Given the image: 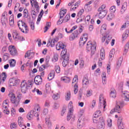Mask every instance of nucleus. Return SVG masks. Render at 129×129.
I'll use <instances>...</instances> for the list:
<instances>
[{"instance_id":"603ef678","label":"nucleus","mask_w":129,"mask_h":129,"mask_svg":"<svg viewBox=\"0 0 129 129\" xmlns=\"http://www.w3.org/2000/svg\"><path fill=\"white\" fill-rule=\"evenodd\" d=\"M128 48H129V42H127L125 45L124 49V52L125 54H126V53H127V51H128Z\"/></svg>"},{"instance_id":"3c124183","label":"nucleus","mask_w":129,"mask_h":129,"mask_svg":"<svg viewBox=\"0 0 129 129\" xmlns=\"http://www.w3.org/2000/svg\"><path fill=\"white\" fill-rule=\"evenodd\" d=\"M45 90H46V93H49V92L51 91V86H50L48 84H46L45 85Z\"/></svg>"},{"instance_id":"5701e85b","label":"nucleus","mask_w":129,"mask_h":129,"mask_svg":"<svg viewBox=\"0 0 129 129\" xmlns=\"http://www.w3.org/2000/svg\"><path fill=\"white\" fill-rule=\"evenodd\" d=\"M85 124L84 123V121L80 120L79 119L78 121V123H77V126L78 128H82L84 126Z\"/></svg>"},{"instance_id":"774afa93","label":"nucleus","mask_w":129,"mask_h":129,"mask_svg":"<svg viewBox=\"0 0 129 129\" xmlns=\"http://www.w3.org/2000/svg\"><path fill=\"white\" fill-rule=\"evenodd\" d=\"M98 129H104V122L101 123V125H100L98 127Z\"/></svg>"},{"instance_id":"4468645a","label":"nucleus","mask_w":129,"mask_h":129,"mask_svg":"<svg viewBox=\"0 0 129 129\" xmlns=\"http://www.w3.org/2000/svg\"><path fill=\"white\" fill-rule=\"evenodd\" d=\"M122 60H123V57H122V56L120 57L118 59L116 65V68L117 69H119V68H120L121 63H122Z\"/></svg>"},{"instance_id":"49530a36","label":"nucleus","mask_w":129,"mask_h":129,"mask_svg":"<svg viewBox=\"0 0 129 129\" xmlns=\"http://www.w3.org/2000/svg\"><path fill=\"white\" fill-rule=\"evenodd\" d=\"M23 17L24 18H28L29 17V12L28 11V10L24 9L23 11Z\"/></svg>"},{"instance_id":"09e8293b","label":"nucleus","mask_w":129,"mask_h":129,"mask_svg":"<svg viewBox=\"0 0 129 129\" xmlns=\"http://www.w3.org/2000/svg\"><path fill=\"white\" fill-rule=\"evenodd\" d=\"M109 11L110 13H113V14H114L115 13V11H116V8L115 6H111L110 9Z\"/></svg>"},{"instance_id":"dca6fc26","label":"nucleus","mask_w":129,"mask_h":129,"mask_svg":"<svg viewBox=\"0 0 129 129\" xmlns=\"http://www.w3.org/2000/svg\"><path fill=\"white\" fill-rule=\"evenodd\" d=\"M56 43V40L51 39V38L49 39L48 41L47 42V46H51V47H53L55 46V44Z\"/></svg>"},{"instance_id":"f8f14e48","label":"nucleus","mask_w":129,"mask_h":129,"mask_svg":"<svg viewBox=\"0 0 129 129\" xmlns=\"http://www.w3.org/2000/svg\"><path fill=\"white\" fill-rule=\"evenodd\" d=\"M64 48H66V45L65 44H63L62 42H58L56 44V49L57 51H60V50L64 49Z\"/></svg>"},{"instance_id":"69168bd1","label":"nucleus","mask_w":129,"mask_h":129,"mask_svg":"<svg viewBox=\"0 0 129 129\" xmlns=\"http://www.w3.org/2000/svg\"><path fill=\"white\" fill-rule=\"evenodd\" d=\"M44 70H45V64L41 66L39 68V70L40 72H42V71H44Z\"/></svg>"},{"instance_id":"338daca9","label":"nucleus","mask_w":129,"mask_h":129,"mask_svg":"<svg viewBox=\"0 0 129 129\" xmlns=\"http://www.w3.org/2000/svg\"><path fill=\"white\" fill-rule=\"evenodd\" d=\"M58 57L57 55H54L53 57V61L54 62H57V61H58Z\"/></svg>"},{"instance_id":"5fc2aeb1","label":"nucleus","mask_w":129,"mask_h":129,"mask_svg":"<svg viewBox=\"0 0 129 129\" xmlns=\"http://www.w3.org/2000/svg\"><path fill=\"white\" fill-rule=\"evenodd\" d=\"M73 115V112H69L68 113L67 116V120L69 121L70 119H71V117H72V115Z\"/></svg>"},{"instance_id":"412c9836","label":"nucleus","mask_w":129,"mask_h":129,"mask_svg":"<svg viewBox=\"0 0 129 129\" xmlns=\"http://www.w3.org/2000/svg\"><path fill=\"white\" fill-rule=\"evenodd\" d=\"M63 61H62V66L63 67H66L69 63V56H66L64 58H62Z\"/></svg>"},{"instance_id":"423d86ee","label":"nucleus","mask_w":129,"mask_h":129,"mask_svg":"<svg viewBox=\"0 0 129 129\" xmlns=\"http://www.w3.org/2000/svg\"><path fill=\"white\" fill-rule=\"evenodd\" d=\"M123 105V103L121 102H117L115 107L110 111V114H112L114 112H118V113H120V112H121V109H122Z\"/></svg>"},{"instance_id":"72a5a7b5","label":"nucleus","mask_w":129,"mask_h":129,"mask_svg":"<svg viewBox=\"0 0 129 129\" xmlns=\"http://www.w3.org/2000/svg\"><path fill=\"white\" fill-rule=\"evenodd\" d=\"M8 59H10V54L8 53H5L3 55V61H4V62H6V61H8Z\"/></svg>"},{"instance_id":"4c0bfd02","label":"nucleus","mask_w":129,"mask_h":129,"mask_svg":"<svg viewBox=\"0 0 129 129\" xmlns=\"http://www.w3.org/2000/svg\"><path fill=\"white\" fill-rule=\"evenodd\" d=\"M65 98L67 101L70 100L71 98V93H70V92L69 91L66 93Z\"/></svg>"},{"instance_id":"13d9d810","label":"nucleus","mask_w":129,"mask_h":129,"mask_svg":"<svg viewBox=\"0 0 129 129\" xmlns=\"http://www.w3.org/2000/svg\"><path fill=\"white\" fill-rule=\"evenodd\" d=\"M111 36L108 35L107 37V39L105 41V43L106 44V45H108V43H109V42L110 41V40H111Z\"/></svg>"},{"instance_id":"7ed1b4c3","label":"nucleus","mask_w":129,"mask_h":129,"mask_svg":"<svg viewBox=\"0 0 129 129\" xmlns=\"http://www.w3.org/2000/svg\"><path fill=\"white\" fill-rule=\"evenodd\" d=\"M18 26L19 29L22 32V33H25V34H28L29 33L28 25H27L26 23L23 21V20L19 21L18 22Z\"/></svg>"},{"instance_id":"bf43d9fd","label":"nucleus","mask_w":129,"mask_h":129,"mask_svg":"<svg viewBox=\"0 0 129 129\" xmlns=\"http://www.w3.org/2000/svg\"><path fill=\"white\" fill-rule=\"evenodd\" d=\"M107 125L109 126L110 127L112 125V120L111 119L109 118L107 119Z\"/></svg>"},{"instance_id":"58836bf2","label":"nucleus","mask_w":129,"mask_h":129,"mask_svg":"<svg viewBox=\"0 0 129 129\" xmlns=\"http://www.w3.org/2000/svg\"><path fill=\"white\" fill-rule=\"evenodd\" d=\"M105 8H106V5L103 4L97 9V12H101L105 10Z\"/></svg>"},{"instance_id":"bb28decb","label":"nucleus","mask_w":129,"mask_h":129,"mask_svg":"<svg viewBox=\"0 0 129 129\" xmlns=\"http://www.w3.org/2000/svg\"><path fill=\"white\" fill-rule=\"evenodd\" d=\"M129 35V30H126L123 34L122 35V41H124L128 37Z\"/></svg>"},{"instance_id":"f257e3e1","label":"nucleus","mask_w":129,"mask_h":129,"mask_svg":"<svg viewBox=\"0 0 129 129\" xmlns=\"http://www.w3.org/2000/svg\"><path fill=\"white\" fill-rule=\"evenodd\" d=\"M9 97H10L11 102L13 103V104H16V105H18L20 104V102L22 99V93H17V97L15 96L14 94H10Z\"/></svg>"},{"instance_id":"7c9ffc66","label":"nucleus","mask_w":129,"mask_h":129,"mask_svg":"<svg viewBox=\"0 0 129 129\" xmlns=\"http://www.w3.org/2000/svg\"><path fill=\"white\" fill-rule=\"evenodd\" d=\"M110 96L112 98L116 97V91L115 90H112L110 93Z\"/></svg>"},{"instance_id":"37998d69","label":"nucleus","mask_w":129,"mask_h":129,"mask_svg":"<svg viewBox=\"0 0 129 129\" xmlns=\"http://www.w3.org/2000/svg\"><path fill=\"white\" fill-rule=\"evenodd\" d=\"M30 56H32V57H34L35 56V53L34 52H29L28 51L25 53V58L29 57Z\"/></svg>"},{"instance_id":"0eeeda50","label":"nucleus","mask_w":129,"mask_h":129,"mask_svg":"<svg viewBox=\"0 0 129 129\" xmlns=\"http://www.w3.org/2000/svg\"><path fill=\"white\" fill-rule=\"evenodd\" d=\"M9 52L12 56L15 57V56L18 55V51L17 50V48L14 45H10L8 47Z\"/></svg>"},{"instance_id":"6e6552de","label":"nucleus","mask_w":129,"mask_h":129,"mask_svg":"<svg viewBox=\"0 0 129 129\" xmlns=\"http://www.w3.org/2000/svg\"><path fill=\"white\" fill-rule=\"evenodd\" d=\"M99 104L100 105V107H103V108H105V107L106 106V102L105 101L104 97L102 94H101L99 96Z\"/></svg>"},{"instance_id":"f704fd0d","label":"nucleus","mask_w":129,"mask_h":129,"mask_svg":"<svg viewBox=\"0 0 129 129\" xmlns=\"http://www.w3.org/2000/svg\"><path fill=\"white\" fill-rule=\"evenodd\" d=\"M66 13H67V10H61L59 13L60 19H62L66 15Z\"/></svg>"},{"instance_id":"a878e982","label":"nucleus","mask_w":129,"mask_h":129,"mask_svg":"<svg viewBox=\"0 0 129 129\" xmlns=\"http://www.w3.org/2000/svg\"><path fill=\"white\" fill-rule=\"evenodd\" d=\"M55 76V71L54 70H52L50 72V74L48 76L47 79L48 80H52L54 78Z\"/></svg>"},{"instance_id":"4be33fe9","label":"nucleus","mask_w":129,"mask_h":129,"mask_svg":"<svg viewBox=\"0 0 129 129\" xmlns=\"http://www.w3.org/2000/svg\"><path fill=\"white\" fill-rule=\"evenodd\" d=\"M60 56L62 58H66V57H69L68 55H67V49L66 48H63L61 51L60 53Z\"/></svg>"},{"instance_id":"ddd939ff","label":"nucleus","mask_w":129,"mask_h":129,"mask_svg":"<svg viewBox=\"0 0 129 129\" xmlns=\"http://www.w3.org/2000/svg\"><path fill=\"white\" fill-rule=\"evenodd\" d=\"M18 124L20 127H25V128H27V126L24 124V120H23V118L22 117H18Z\"/></svg>"},{"instance_id":"a211bd4d","label":"nucleus","mask_w":129,"mask_h":129,"mask_svg":"<svg viewBox=\"0 0 129 129\" xmlns=\"http://www.w3.org/2000/svg\"><path fill=\"white\" fill-rule=\"evenodd\" d=\"M100 55L101 58L99 59L101 60H104V59H105V50H104V48H101Z\"/></svg>"},{"instance_id":"f03ea898","label":"nucleus","mask_w":129,"mask_h":129,"mask_svg":"<svg viewBox=\"0 0 129 129\" xmlns=\"http://www.w3.org/2000/svg\"><path fill=\"white\" fill-rule=\"evenodd\" d=\"M40 110H41V108L39 106L35 107L33 110L31 111L30 112L28 113L27 115L28 119H29V120H32L34 116H34L38 117L39 114L38 113L40 112Z\"/></svg>"},{"instance_id":"20e7f679","label":"nucleus","mask_w":129,"mask_h":129,"mask_svg":"<svg viewBox=\"0 0 129 129\" xmlns=\"http://www.w3.org/2000/svg\"><path fill=\"white\" fill-rule=\"evenodd\" d=\"M86 50L91 52V55H94L95 51H96V43L89 41L87 44Z\"/></svg>"},{"instance_id":"473e14b6","label":"nucleus","mask_w":129,"mask_h":129,"mask_svg":"<svg viewBox=\"0 0 129 129\" xmlns=\"http://www.w3.org/2000/svg\"><path fill=\"white\" fill-rule=\"evenodd\" d=\"M72 101H70L68 105L69 112H73V105Z\"/></svg>"},{"instance_id":"c85d7f7f","label":"nucleus","mask_w":129,"mask_h":129,"mask_svg":"<svg viewBox=\"0 0 129 129\" xmlns=\"http://www.w3.org/2000/svg\"><path fill=\"white\" fill-rule=\"evenodd\" d=\"M61 81H64L66 83H69L70 82V78L68 77H62L60 79Z\"/></svg>"},{"instance_id":"c03bdc74","label":"nucleus","mask_w":129,"mask_h":129,"mask_svg":"<svg viewBox=\"0 0 129 129\" xmlns=\"http://www.w3.org/2000/svg\"><path fill=\"white\" fill-rule=\"evenodd\" d=\"M70 20V15H67L65 16L64 19H63L61 23H67V22H68V21H69Z\"/></svg>"},{"instance_id":"de8ad7c7","label":"nucleus","mask_w":129,"mask_h":129,"mask_svg":"<svg viewBox=\"0 0 129 129\" xmlns=\"http://www.w3.org/2000/svg\"><path fill=\"white\" fill-rule=\"evenodd\" d=\"M51 26V22H47L46 23V26L44 28V33H46L47 31H48V29Z\"/></svg>"},{"instance_id":"c756f323","label":"nucleus","mask_w":129,"mask_h":129,"mask_svg":"<svg viewBox=\"0 0 129 129\" xmlns=\"http://www.w3.org/2000/svg\"><path fill=\"white\" fill-rule=\"evenodd\" d=\"M9 101V100H6L4 101L3 103V109H8V106H9V104L8 103V102Z\"/></svg>"},{"instance_id":"6ab92c4d","label":"nucleus","mask_w":129,"mask_h":129,"mask_svg":"<svg viewBox=\"0 0 129 129\" xmlns=\"http://www.w3.org/2000/svg\"><path fill=\"white\" fill-rule=\"evenodd\" d=\"M32 1H33V3L34 4V8H35V9H36L37 12H39V10H40V7H39V5H38V2H37V1L30 0V3H31L32 7L33 6Z\"/></svg>"},{"instance_id":"864d4df0","label":"nucleus","mask_w":129,"mask_h":129,"mask_svg":"<svg viewBox=\"0 0 129 129\" xmlns=\"http://www.w3.org/2000/svg\"><path fill=\"white\" fill-rule=\"evenodd\" d=\"M10 128L11 129H17V123L14 122L10 124Z\"/></svg>"},{"instance_id":"6e6d98bb","label":"nucleus","mask_w":129,"mask_h":129,"mask_svg":"<svg viewBox=\"0 0 129 129\" xmlns=\"http://www.w3.org/2000/svg\"><path fill=\"white\" fill-rule=\"evenodd\" d=\"M77 82H78V76L76 75L73 79L72 84L74 83H77Z\"/></svg>"},{"instance_id":"79ce46f5","label":"nucleus","mask_w":129,"mask_h":129,"mask_svg":"<svg viewBox=\"0 0 129 129\" xmlns=\"http://www.w3.org/2000/svg\"><path fill=\"white\" fill-rule=\"evenodd\" d=\"M10 67L13 68L15 67L16 66V60L14 59H12L11 60L9 61Z\"/></svg>"},{"instance_id":"2f4dec72","label":"nucleus","mask_w":129,"mask_h":129,"mask_svg":"<svg viewBox=\"0 0 129 129\" xmlns=\"http://www.w3.org/2000/svg\"><path fill=\"white\" fill-rule=\"evenodd\" d=\"M79 34V31H78V30L75 31L74 32L72 35L73 40H74L75 38H77V37H78Z\"/></svg>"},{"instance_id":"e433bc0d","label":"nucleus","mask_w":129,"mask_h":129,"mask_svg":"<svg viewBox=\"0 0 129 129\" xmlns=\"http://www.w3.org/2000/svg\"><path fill=\"white\" fill-rule=\"evenodd\" d=\"M113 54H114V49H112L110 52L109 55V60L110 61H112V59L113 58Z\"/></svg>"},{"instance_id":"cd10ccee","label":"nucleus","mask_w":129,"mask_h":129,"mask_svg":"<svg viewBox=\"0 0 129 129\" xmlns=\"http://www.w3.org/2000/svg\"><path fill=\"white\" fill-rule=\"evenodd\" d=\"M117 125L119 129H124V125L122 120H118L117 121Z\"/></svg>"},{"instance_id":"b1692460","label":"nucleus","mask_w":129,"mask_h":129,"mask_svg":"<svg viewBox=\"0 0 129 129\" xmlns=\"http://www.w3.org/2000/svg\"><path fill=\"white\" fill-rule=\"evenodd\" d=\"M122 96L124 99L125 101H129V93L126 91L122 94Z\"/></svg>"},{"instance_id":"9b49d317","label":"nucleus","mask_w":129,"mask_h":129,"mask_svg":"<svg viewBox=\"0 0 129 129\" xmlns=\"http://www.w3.org/2000/svg\"><path fill=\"white\" fill-rule=\"evenodd\" d=\"M34 82L36 85L42 84V77H41V76H36L34 78Z\"/></svg>"},{"instance_id":"9d476101","label":"nucleus","mask_w":129,"mask_h":129,"mask_svg":"<svg viewBox=\"0 0 129 129\" xmlns=\"http://www.w3.org/2000/svg\"><path fill=\"white\" fill-rule=\"evenodd\" d=\"M87 35H84L83 36H81L80 39V46H83L86 41H87Z\"/></svg>"},{"instance_id":"8fccbe9b","label":"nucleus","mask_w":129,"mask_h":129,"mask_svg":"<svg viewBox=\"0 0 129 129\" xmlns=\"http://www.w3.org/2000/svg\"><path fill=\"white\" fill-rule=\"evenodd\" d=\"M74 92L75 94H77V92H78V85L77 83L74 86Z\"/></svg>"},{"instance_id":"4d7b16f0","label":"nucleus","mask_w":129,"mask_h":129,"mask_svg":"<svg viewBox=\"0 0 129 129\" xmlns=\"http://www.w3.org/2000/svg\"><path fill=\"white\" fill-rule=\"evenodd\" d=\"M52 98H53L54 100H57V99L60 98V95L58 94H53Z\"/></svg>"},{"instance_id":"393cba45","label":"nucleus","mask_w":129,"mask_h":129,"mask_svg":"<svg viewBox=\"0 0 129 129\" xmlns=\"http://www.w3.org/2000/svg\"><path fill=\"white\" fill-rule=\"evenodd\" d=\"M1 23L4 27H7V23H8V19L5 17V15L1 18Z\"/></svg>"},{"instance_id":"e2e57ef3","label":"nucleus","mask_w":129,"mask_h":129,"mask_svg":"<svg viewBox=\"0 0 129 129\" xmlns=\"http://www.w3.org/2000/svg\"><path fill=\"white\" fill-rule=\"evenodd\" d=\"M126 8H127V4L126 3H124L122 5L121 9L123 10H126Z\"/></svg>"},{"instance_id":"a19ab883","label":"nucleus","mask_w":129,"mask_h":129,"mask_svg":"<svg viewBox=\"0 0 129 129\" xmlns=\"http://www.w3.org/2000/svg\"><path fill=\"white\" fill-rule=\"evenodd\" d=\"M13 36L14 39H18V40L20 39V36H19V34L17 31H15L13 33Z\"/></svg>"},{"instance_id":"c9c22d12","label":"nucleus","mask_w":129,"mask_h":129,"mask_svg":"<svg viewBox=\"0 0 129 129\" xmlns=\"http://www.w3.org/2000/svg\"><path fill=\"white\" fill-rule=\"evenodd\" d=\"M10 82L12 86H15L18 84V80L15 79H11L10 80Z\"/></svg>"},{"instance_id":"aec40b11","label":"nucleus","mask_w":129,"mask_h":129,"mask_svg":"<svg viewBox=\"0 0 129 129\" xmlns=\"http://www.w3.org/2000/svg\"><path fill=\"white\" fill-rule=\"evenodd\" d=\"M115 18V15L113 13H109L107 16V21H112L113 19Z\"/></svg>"},{"instance_id":"1a4fd4ad","label":"nucleus","mask_w":129,"mask_h":129,"mask_svg":"<svg viewBox=\"0 0 129 129\" xmlns=\"http://www.w3.org/2000/svg\"><path fill=\"white\" fill-rule=\"evenodd\" d=\"M97 17L99 19H104L106 15H107V13H108V11L107 10H105L103 11H98Z\"/></svg>"},{"instance_id":"052dcab7","label":"nucleus","mask_w":129,"mask_h":129,"mask_svg":"<svg viewBox=\"0 0 129 129\" xmlns=\"http://www.w3.org/2000/svg\"><path fill=\"white\" fill-rule=\"evenodd\" d=\"M55 71L56 73H60L61 70L60 69V67L59 66H56L55 68Z\"/></svg>"},{"instance_id":"680f3d73","label":"nucleus","mask_w":129,"mask_h":129,"mask_svg":"<svg viewBox=\"0 0 129 129\" xmlns=\"http://www.w3.org/2000/svg\"><path fill=\"white\" fill-rule=\"evenodd\" d=\"M31 14L32 15V19H35L37 16V14L36 13V11L35 10H32L31 11Z\"/></svg>"},{"instance_id":"a18cd8bd","label":"nucleus","mask_w":129,"mask_h":129,"mask_svg":"<svg viewBox=\"0 0 129 129\" xmlns=\"http://www.w3.org/2000/svg\"><path fill=\"white\" fill-rule=\"evenodd\" d=\"M100 115H101V111L97 110L93 115V117H98L99 116H100Z\"/></svg>"},{"instance_id":"0e129e2a","label":"nucleus","mask_w":129,"mask_h":129,"mask_svg":"<svg viewBox=\"0 0 129 129\" xmlns=\"http://www.w3.org/2000/svg\"><path fill=\"white\" fill-rule=\"evenodd\" d=\"M59 107V104L56 103H55L52 106L53 109H57Z\"/></svg>"},{"instance_id":"2eb2a0df","label":"nucleus","mask_w":129,"mask_h":129,"mask_svg":"<svg viewBox=\"0 0 129 129\" xmlns=\"http://www.w3.org/2000/svg\"><path fill=\"white\" fill-rule=\"evenodd\" d=\"M89 84V80L88 78L85 77L83 79V87H87Z\"/></svg>"},{"instance_id":"39448f33","label":"nucleus","mask_w":129,"mask_h":129,"mask_svg":"<svg viewBox=\"0 0 129 129\" xmlns=\"http://www.w3.org/2000/svg\"><path fill=\"white\" fill-rule=\"evenodd\" d=\"M32 85H33V84L31 82L27 83L26 81H22L20 86L22 93H26L28 91V89L30 88V86H32Z\"/></svg>"},{"instance_id":"f3484780","label":"nucleus","mask_w":129,"mask_h":129,"mask_svg":"<svg viewBox=\"0 0 129 129\" xmlns=\"http://www.w3.org/2000/svg\"><path fill=\"white\" fill-rule=\"evenodd\" d=\"M106 29H107V25L105 24H103L101 27L100 33L102 35H104L106 32Z\"/></svg>"},{"instance_id":"ea45409f","label":"nucleus","mask_w":129,"mask_h":129,"mask_svg":"<svg viewBox=\"0 0 129 129\" xmlns=\"http://www.w3.org/2000/svg\"><path fill=\"white\" fill-rule=\"evenodd\" d=\"M105 8H106V5L103 4L97 9V12H101L105 10Z\"/></svg>"}]
</instances>
